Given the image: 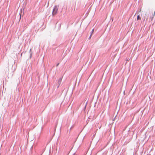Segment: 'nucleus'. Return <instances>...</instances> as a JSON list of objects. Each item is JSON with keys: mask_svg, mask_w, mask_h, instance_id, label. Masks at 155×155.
I'll return each instance as SVG.
<instances>
[{"mask_svg": "<svg viewBox=\"0 0 155 155\" xmlns=\"http://www.w3.org/2000/svg\"><path fill=\"white\" fill-rule=\"evenodd\" d=\"M58 8V6L56 5L54 6L52 12L53 15H55L56 14L57 12Z\"/></svg>", "mask_w": 155, "mask_h": 155, "instance_id": "obj_1", "label": "nucleus"}, {"mask_svg": "<svg viewBox=\"0 0 155 155\" xmlns=\"http://www.w3.org/2000/svg\"><path fill=\"white\" fill-rule=\"evenodd\" d=\"M61 81H62V78H60L58 81V87H59V85H60V84H61Z\"/></svg>", "mask_w": 155, "mask_h": 155, "instance_id": "obj_2", "label": "nucleus"}, {"mask_svg": "<svg viewBox=\"0 0 155 155\" xmlns=\"http://www.w3.org/2000/svg\"><path fill=\"white\" fill-rule=\"evenodd\" d=\"M141 19L140 18V17L139 15H138L137 16V19L138 20H140Z\"/></svg>", "mask_w": 155, "mask_h": 155, "instance_id": "obj_3", "label": "nucleus"}, {"mask_svg": "<svg viewBox=\"0 0 155 155\" xmlns=\"http://www.w3.org/2000/svg\"><path fill=\"white\" fill-rule=\"evenodd\" d=\"M97 127H98L99 128H101V126H100V125L99 124H97Z\"/></svg>", "mask_w": 155, "mask_h": 155, "instance_id": "obj_4", "label": "nucleus"}, {"mask_svg": "<svg viewBox=\"0 0 155 155\" xmlns=\"http://www.w3.org/2000/svg\"><path fill=\"white\" fill-rule=\"evenodd\" d=\"M94 29H93L92 30V31L91 32V34H92V33H93V32H94Z\"/></svg>", "mask_w": 155, "mask_h": 155, "instance_id": "obj_5", "label": "nucleus"}, {"mask_svg": "<svg viewBox=\"0 0 155 155\" xmlns=\"http://www.w3.org/2000/svg\"><path fill=\"white\" fill-rule=\"evenodd\" d=\"M92 35V34H91L90 36V37H89V38H88L89 39H91Z\"/></svg>", "mask_w": 155, "mask_h": 155, "instance_id": "obj_6", "label": "nucleus"}, {"mask_svg": "<svg viewBox=\"0 0 155 155\" xmlns=\"http://www.w3.org/2000/svg\"><path fill=\"white\" fill-rule=\"evenodd\" d=\"M80 59H78V58L77 60V61H78V62H79Z\"/></svg>", "mask_w": 155, "mask_h": 155, "instance_id": "obj_7", "label": "nucleus"}, {"mask_svg": "<svg viewBox=\"0 0 155 155\" xmlns=\"http://www.w3.org/2000/svg\"><path fill=\"white\" fill-rule=\"evenodd\" d=\"M32 56V53H31L30 54V58H31Z\"/></svg>", "mask_w": 155, "mask_h": 155, "instance_id": "obj_8", "label": "nucleus"}, {"mask_svg": "<svg viewBox=\"0 0 155 155\" xmlns=\"http://www.w3.org/2000/svg\"><path fill=\"white\" fill-rule=\"evenodd\" d=\"M59 63H58V64H57L56 66H58L59 65Z\"/></svg>", "mask_w": 155, "mask_h": 155, "instance_id": "obj_9", "label": "nucleus"}, {"mask_svg": "<svg viewBox=\"0 0 155 155\" xmlns=\"http://www.w3.org/2000/svg\"><path fill=\"white\" fill-rule=\"evenodd\" d=\"M31 51V49L30 50V52Z\"/></svg>", "mask_w": 155, "mask_h": 155, "instance_id": "obj_10", "label": "nucleus"}, {"mask_svg": "<svg viewBox=\"0 0 155 155\" xmlns=\"http://www.w3.org/2000/svg\"><path fill=\"white\" fill-rule=\"evenodd\" d=\"M154 15H155V12H154V14H153Z\"/></svg>", "mask_w": 155, "mask_h": 155, "instance_id": "obj_11", "label": "nucleus"}, {"mask_svg": "<svg viewBox=\"0 0 155 155\" xmlns=\"http://www.w3.org/2000/svg\"><path fill=\"white\" fill-rule=\"evenodd\" d=\"M154 15H155V12H154V14H153Z\"/></svg>", "mask_w": 155, "mask_h": 155, "instance_id": "obj_12", "label": "nucleus"}, {"mask_svg": "<svg viewBox=\"0 0 155 155\" xmlns=\"http://www.w3.org/2000/svg\"><path fill=\"white\" fill-rule=\"evenodd\" d=\"M153 17L152 18V19H151V20H152V19H153Z\"/></svg>", "mask_w": 155, "mask_h": 155, "instance_id": "obj_13", "label": "nucleus"}]
</instances>
